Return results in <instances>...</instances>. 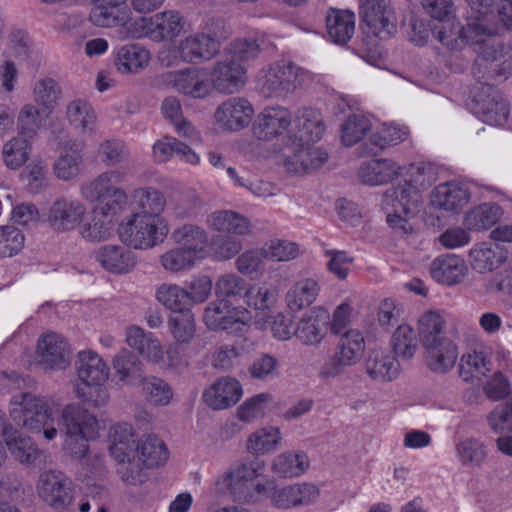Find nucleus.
Listing matches in <instances>:
<instances>
[{
    "mask_svg": "<svg viewBox=\"0 0 512 512\" xmlns=\"http://www.w3.org/2000/svg\"><path fill=\"white\" fill-rule=\"evenodd\" d=\"M125 174L120 170L106 171L81 187V195L96 203L95 211L104 217L121 213L127 204V195L116 187L123 181Z\"/></svg>",
    "mask_w": 512,
    "mask_h": 512,
    "instance_id": "423d86ee",
    "label": "nucleus"
},
{
    "mask_svg": "<svg viewBox=\"0 0 512 512\" xmlns=\"http://www.w3.org/2000/svg\"><path fill=\"white\" fill-rule=\"evenodd\" d=\"M168 227L160 217L133 214L126 223L119 226L121 241L135 249H149L163 242Z\"/></svg>",
    "mask_w": 512,
    "mask_h": 512,
    "instance_id": "0eeeda50",
    "label": "nucleus"
},
{
    "mask_svg": "<svg viewBox=\"0 0 512 512\" xmlns=\"http://www.w3.org/2000/svg\"><path fill=\"white\" fill-rule=\"evenodd\" d=\"M502 215L499 205L484 203L471 209L464 218V225L469 230H486L496 224Z\"/></svg>",
    "mask_w": 512,
    "mask_h": 512,
    "instance_id": "49530a36",
    "label": "nucleus"
},
{
    "mask_svg": "<svg viewBox=\"0 0 512 512\" xmlns=\"http://www.w3.org/2000/svg\"><path fill=\"white\" fill-rule=\"evenodd\" d=\"M326 29L331 41L345 45L355 31V15L348 10L331 8L326 15Z\"/></svg>",
    "mask_w": 512,
    "mask_h": 512,
    "instance_id": "7c9ffc66",
    "label": "nucleus"
},
{
    "mask_svg": "<svg viewBox=\"0 0 512 512\" xmlns=\"http://www.w3.org/2000/svg\"><path fill=\"white\" fill-rule=\"evenodd\" d=\"M371 129L370 120L361 114L350 115L341 126V140L345 146H353Z\"/></svg>",
    "mask_w": 512,
    "mask_h": 512,
    "instance_id": "4d7b16f0",
    "label": "nucleus"
},
{
    "mask_svg": "<svg viewBox=\"0 0 512 512\" xmlns=\"http://www.w3.org/2000/svg\"><path fill=\"white\" fill-rule=\"evenodd\" d=\"M295 125L298 130V138L303 143L320 140L325 132V125L319 111L311 108L298 110Z\"/></svg>",
    "mask_w": 512,
    "mask_h": 512,
    "instance_id": "e433bc0d",
    "label": "nucleus"
},
{
    "mask_svg": "<svg viewBox=\"0 0 512 512\" xmlns=\"http://www.w3.org/2000/svg\"><path fill=\"white\" fill-rule=\"evenodd\" d=\"M150 52L139 44H128L119 48L115 65L121 73H136L148 65Z\"/></svg>",
    "mask_w": 512,
    "mask_h": 512,
    "instance_id": "58836bf2",
    "label": "nucleus"
},
{
    "mask_svg": "<svg viewBox=\"0 0 512 512\" xmlns=\"http://www.w3.org/2000/svg\"><path fill=\"white\" fill-rule=\"evenodd\" d=\"M319 292L318 283L310 278L296 282L286 294V302L290 310L299 311L311 305Z\"/></svg>",
    "mask_w": 512,
    "mask_h": 512,
    "instance_id": "de8ad7c7",
    "label": "nucleus"
},
{
    "mask_svg": "<svg viewBox=\"0 0 512 512\" xmlns=\"http://www.w3.org/2000/svg\"><path fill=\"white\" fill-rule=\"evenodd\" d=\"M425 363L434 373L445 374L450 371L458 358L457 346L450 339H441V341L424 347Z\"/></svg>",
    "mask_w": 512,
    "mask_h": 512,
    "instance_id": "393cba45",
    "label": "nucleus"
},
{
    "mask_svg": "<svg viewBox=\"0 0 512 512\" xmlns=\"http://www.w3.org/2000/svg\"><path fill=\"white\" fill-rule=\"evenodd\" d=\"M445 321L436 312L429 311L418 322V334L423 347L447 339L444 335Z\"/></svg>",
    "mask_w": 512,
    "mask_h": 512,
    "instance_id": "8fccbe9b",
    "label": "nucleus"
},
{
    "mask_svg": "<svg viewBox=\"0 0 512 512\" xmlns=\"http://www.w3.org/2000/svg\"><path fill=\"white\" fill-rule=\"evenodd\" d=\"M86 206L78 199L61 196L48 208L46 221L58 233L73 231L84 220Z\"/></svg>",
    "mask_w": 512,
    "mask_h": 512,
    "instance_id": "f8f14e48",
    "label": "nucleus"
},
{
    "mask_svg": "<svg viewBox=\"0 0 512 512\" xmlns=\"http://www.w3.org/2000/svg\"><path fill=\"white\" fill-rule=\"evenodd\" d=\"M148 403L155 406H166L170 403L173 392L168 383L155 377H144L138 384Z\"/></svg>",
    "mask_w": 512,
    "mask_h": 512,
    "instance_id": "3c124183",
    "label": "nucleus"
},
{
    "mask_svg": "<svg viewBox=\"0 0 512 512\" xmlns=\"http://www.w3.org/2000/svg\"><path fill=\"white\" fill-rule=\"evenodd\" d=\"M80 385L104 384L109 376V368L103 359L90 350L80 351L76 360Z\"/></svg>",
    "mask_w": 512,
    "mask_h": 512,
    "instance_id": "b1692460",
    "label": "nucleus"
},
{
    "mask_svg": "<svg viewBox=\"0 0 512 512\" xmlns=\"http://www.w3.org/2000/svg\"><path fill=\"white\" fill-rule=\"evenodd\" d=\"M507 259V252L495 242L476 244L469 252L471 267L479 272H491Z\"/></svg>",
    "mask_w": 512,
    "mask_h": 512,
    "instance_id": "a878e982",
    "label": "nucleus"
},
{
    "mask_svg": "<svg viewBox=\"0 0 512 512\" xmlns=\"http://www.w3.org/2000/svg\"><path fill=\"white\" fill-rule=\"evenodd\" d=\"M146 34L156 42L171 40L183 29V20L177 11H165L156 14L146 25Z\"/></svg>",
    "mask_w": 512,
    "mask_h": 512,
    "instance_id": "c756f323",
    "label": "nucleus"
},
{
    "mask_svg": "<svg viewBox=\"0 0 512 512\" xmlns=\"http://www.w3.org/2000/svg\"><path fill=\"white\" fill-rule=\"evenodd\" d=\"M476 63L483 65L491 77L512 75V45L501 42L486 44L479 51Z\"/></svg>",
    "mask_w": 512,
    "mask_h": 512,
    "instance_id": "dca6fc26",
    "label": "nucleus"
},
{
    "mask_svg": "<svg viewBox=\"0 0 512 512\" xmlns=\"http://www.w3.org/2000/svg\"><path fill=\"white\" fill-rule=\"evenodd\" d=\"M391 346L398 357L411 359L418 347L415 330L406 324L399 325L392 335Z\"/></svg>",
    "mask_w": 512,
    "mask_h": 512,
    "instance_id": "5fc2aeb1",
    "label": "nucleus"
},
{
    "mask_svg": "<svg viewBox=\"0 0 512 512\" xmlns=\"http://www.w3.org/2000/svg\"><path fill=\"white\" fill-rule=\"evenodd\" d=\"M156 298L165 307L177 314L191 311V302L187 290L176 284H163L156 291Z\"/></svg>",
    "mask_w": 512,
    "mask_h": 512,
    "instance_id": "09e8293b",
    "label": "nucleus"
},
{
    "mask_svg": "<svg viewBox=\"0 0 512 512\" xmlns=\"http://www.w3.org/2000/svg\"><path fill=\"white\" fill-rule=\"evenodd\" d=\"M492 363L482 352L474 351L463 355L459 365V375L464 381L485 376L491 370Z\"/></svg>",
    "mask_w": 512,
    "mask_h": 512,
    "instance_id": "6e6d98bb",
    "label": "nucleus"
},
{
    "mask_svg": "<svg viewBox=\"0 0 512 512\" xmlns=\"http://www.w3.org/2000/svg\"><path fill=\"white\" fill-rule=\"evenodd\" d=\"M260 53V47L256 40L237 39L230 43L226 49V60H236L247 66L250 60L255 59Z\"/></svg>",
    "mask_w": 512,
    "mask_h": 512,
    "instance_id": "0e129e2a",
    "label": "nucleus"
},
{
    "mask_svg": "<svg viewBox=\"0 0 512 512\" xmlns=\"http://www.w3.org/2000/svg\"><path fill=\"white\" fill-rule=\"evenodd\" d=\"M471 109L483 122L504 125L509 116V104L501 93L488 83H476L471 91Z\"/></svg>",
    "mask_w": 512,
    "mask_h": 512,
    "instance_id": "9d476101",
    "label": "nucleus"
},
{
    "mask_svg": "<svg viewBox=\"0 0 512 512\" xmlns=\"http://www.w3.org/2000/svg\"><path fill=\"white\" fill-rule=\"evenodd\" d=\"M31 140L19 135L12 137L2 147V160L5 166L11 170L22 167L31 154Z\"/></svg>",
    "mask_w": 512,
    "mask_h": 512,
    "instance_id": "a18cd8bd",
    "label": "nucleus"
},
{
    "mask_svg": "<svg viewBox=\"0 0 512 512\" xmlns=\"http://www.w3.org/2000/svg\"><path fill=\"white\" fill-rule=\"evenodd\" d=\"M425 171L422 165L412 166V178L409 181L393 186L383 194L381 205L386 213L387 223L404 234L412 231L406 217L416 213L421 203L418 186L430 184L432 180V174L426 175Z\"/></svg>",
    "mask_w": 512,
    "mask_h": 512,
    "instance_id": "f257e3e1",
    "label": "nucleus"
},
{
    "mask_svg": "<svg viewBox=\"0 0 512 512\" xmlns=\"http://www.w3.org/2000/svg\"><path fill=\"white\" fill-rule=\"evenodd\" d=\"M2 436L12 456L21 464H34L40 457L41 452L36 443L15 429L12 424L3 427Z\"/></svg>",
    "mask_w": 512,
    "mask_h": 512,
    "instance_id": "4be33fe9",
    "label": "nucleus"
},
{
    "mask_svg": "<svg viewBox=\"0 0 512 512\" xmlns=\"http://www.w3.org/2000/svg\"><path fill=\"white\" fill-rule=\"evenodd\" d=\"M44 121L45 117L38 107L33 104L24 105L17 116L18 135L32 141L42 128Z\"/></svg>",
    "mask_w": 512,
    "mask_h": 512,
    "instance_id": "864d4df0",
    "label": "nucleus"
},
{
    "mask_svg": "<svg viewBox=\"0 0 512 512\" xmlns=\"http://www.w3.org/2000/svg\"><path fill=\"white\" fill-rule=\"evenodd\" d=\"M113 368L119 380L138 385L143 379L144 364L132 351L122 349L113 359Z\"/></svg>",
    "mask_w": 512,
    "mask_h": 512,
    "instance_id": "4c0bfd02",
    "label": "nucleus"
},
{
    "mask_svg": "<svg viewBox=\"0 0 512 512\" xmlns=\"http://www.w3.org/2000/svg\"><path fill=\"white\" fill-rule=\"evenodd\" d=\"M60 95L61 88L59 84L50 77L38 80L33 87L35 102L49 110L55 107Z\"/></svg>",
    "mask_w": 512,
    "mask_h": 512,
    "instance_id": "bf43d9fd",
    "label": "nucleus"
},
{
    "mask_svg": "<svg viewBox=\"0 0 512 512\" xmlns=\"http://www.w3.org/2000/svg\"><path fill=\"white\" fill-rule=\"evenodd\" d=\"M364 349L363 335L357 330H348L340 337L334 354L322 365L319 376L329 379L345 373L361 359Z\"/></svg>",
    "mask_w": 512,
    "mask_h": 512,
    "instance_id": "9b49d317",
    "label": "nucleus"
},
{
    "mask_svg": "<svg viewBox=\"0 0 512 512\" xmlns=\"http://www.w3.org/2000/svg\"><path fill=\"white\" fill-rule=\"evenodd\" d=\"M464 261L452 254L436 258L430 267L432 277L439 283L446 285L457 284L464 276Z\"/></svg>",
    "mask_w": 512,
    "mask_h": 512,
    "instance_id": "f704fd0d",
    "label": "nucleus"
},
{
    "mask_svg": "<svg viewBox=\"0 0 512 512\" xmlns=\"http://www.w3.org/2000/svg\"><path fill=\"white\" fill-rule=\"evenodd\" d=\"M196 258L180 247L166 251L160 256L162 267L169 272L188 270L195 265Z\"/></svg>",
    "mask_w": 512,
    "mask_h": 512,
    "instance_id": "e2e57ef3",
    "label": "nucleus"
},
{
    "mask_svg": "<svg viewBox=\"0 0 512 512\" xmlns=\"http://www.w3.org/2000/svg\"><path fill=\"white\" fill-rule=\"evenodd\" d=\"M264 468L265 462L259 458H244L231 465L226 473V495L241 503H256L266 497L268 483L253 484Z\"/></svg>",
    "mask_w": 512,
    "mask_h": 512,
    "instance_id": "20e7f679",
    "label": "nucleus"
},
{
    "mask_svg": "<svg viewBox=\"0 0 512 512\" xmlns=\"http://www.w3.org/2000/svg\"><path fill=\"white\" fill-rule=\"evenodd\" d=\"M168 325L173 337L182 343L190 341L195 333V319L191 311L172 316Z\"/></svg>",
    "mask_w": 512,
    "mask_h": 512,
    "instance_id": "338daca9",
    "label": "nucleus"
},
{
    "mask_svg": "<svg viewBox=\"0 0 512 512\" xmlns=\"http://www.w3.org/2000/svg\"><path fill=\"white\" fill-rule=\"evenodd\" d=\"M83 154L81 147L76 143L64 146L53 164L55 176L63 181L77 177L83 167Z\"/></svg>",
    "mask_w": 512,
    "mask_h": 512,
    "instance_id": "473e14b6",
    "label": "nucleus"
},
{
    "mask_svg": "<svg viewBox=\"0 0 512 512\" xmlns=\"http://www.w3.org/2000/svg\"><path fill=\"white\" fill-rule=\"evenodd\" d=\"M360 16L380 38L389 37L397 31V19L389 0H361Z\"/></svg>",
    "mask_w": 512,
    "mask_h": 512,
    "instance_id": "2eb2a0df",
    "label": "nucleus"
},
{
    "mask_svg": "<svg viewBox=\"0 0 512 512\" xmlns=\"http://www.w3.org/2000/svg\"><path fill=\"white\" fill-rule=\"evenodd\" d=\"M139 460L147 468L163 465L168 459L165 443L156 435H146L136 444Z\"/></svg>",
    "mask_w": 512,
    "mask_h": 512,
    "instance_id": "79ce46f5",
    "label": "nucleus"
},
{
    "mask_svg": "<svg viewBox=\"0 0 512 512\" xmlns=\"http://www.w3.org/2000/svg\"><path fill=\"white\" fill-rule=\"evenodd\" d=\"M281 432L275 427H265L251 433L246 441V450L254 458L276 450L281 441Z\"/></svg>",
    "mask_w": 512,
    "mask_h": 512,
    "instance_id": "c03bdc74",
    "label": "nucleus"
},
{
    "mask_svg": "<svg viewBox=\"0 0 512 512\" xmlns=\"http://www.w3.org/2000/svg\"><path fill=\"white\" fill-rule=\"evenodd\" d=\"M328 159V154L321 148L304 143L284 164L288 172L302 174L319 169Z\"/></svg>",
    "mask_w": 512,
    "mask_h": 512,
    "instance_id": "bb28decb",
    "label": "nucleus"
},
{
    "mask_svg": "<svg viewBox=\"0 0 512 512\" xmlns=\"http://www.w3.org/2000/svg\"><path fill=\"white\" fill-rule=\"evenodd\" d=\"M95 259L105 270L111 273H128L136 266L134 254L119 245L99 247L95 252Z\"/></svg>",
    "mask_w": 512,
    "mask_h": 512,
    "instance_id": "5701e85b",
    "label": "nucleus"
},
{
    "mask_svg": "<svg viewBox=\"0 0 512 512\" xmlns=\"http://www.w3.org/2000/svg\"><path fill=\"white\" fill-rule=\"evenodd\" d=\"M10 411L13 422L32 433H43L46 440L55 439L58 430L52 425L51 409L45 398L25 392L13 397Z\"/></svg>",
    "mask_w": 512,
    "mask_h": 512,
    "instance_id": "39448f33",
    "label": "nucleus"
},
{
    "mask_svg": "<svg viewBox=\"0 0 512 512\" xmlns=\"http://www.w3.org/2000/svg\"><path fill=\"white\" fill-rule=\"evenodd\" d=\"M472 14L468 19L466 26L459 24V33L462 39L465 40V46L480 45L482 49L486 44H491L493 41H487V38L496 32L494 26L489 24V18L494 17L495 9L490 8L487 14L481 13L485 11L484 7H471Z\"/></svg>",
    "mask_w": 512,
    "mask_h": 512,
    "instance_id": "a211bd4d",
    "label": "nucleus"
},
{
    "mask_svg": "<svg viewBox=\"0 0 512 512\" xmlns=\"http://www.w3.org/2000/svg\"><path fill=\"white\" fill-rule=\"evenodd\" d=\"M319 497V489L311 483L293 484L274 491L271 501L279 509L309 505Z\"/></svg>",
    "mask_w": 512,
    "mask_h": 512,
    "instance_id": "412c9836",
    "label": "nucleus"
},
{
    "mask_svg": "<svg viewBox=\"0 0 512 512\" xmlns=\"http://www.w3.org/2000/svg\"><path fill=\"white\" fill-rule=\"evenodd\" d=\"M172 239L196 259L209 241L204 229L194 224H184L176 228L172 233Z\"/></svg>",
    "mask_w": 512,
    "mask_h": 512,
    "instance_id": "ea45409f",
    "label": "nucleus"
},
{
    "mask_svg": "<svg viewBox=\"0 0 512 512\" xmlns=\"http://www.w3.org/2000/svg\"><path fill=\"white\" fill-rule=\"evenodd\" d=\"M219 40L206 34L189 36L179 44V56L187 63L197 64L210 60L220 51Z\"/></svg>",
    "mask_w": 512,
    "mask_h": 512,
    "instance_id": "6ab92c4d",
    "label": "nucleus"
},
{
    "mask_svg": "<svg viewBox=\"0 0 512 512\" xmlns=\"http://www.w3.org/2000/svg\"><path fill=\"white\" fill-rule=\"evenodd\" d=\"M365 371L375 381H392L399 373V363L389 352L374 349L365 360Z\"/></svg>",
    "mask_w": 512,
    "mask_h": 512,
    "instance_id": "cd10ccee",
    "label": "nucleus"
},
{
    "mask_svg": "<svg viewBox=\"0 0 512 512\" xmlns=\"http://www.w3.org/2000/svg\"><path fill=\"white\" fill-rule=\"evenodd\" d=\"M24 234L13 225L0 226V257H12L24 246Z\"/></svg>",
    "mask_w": 512,
    "mask_h": 512,
    "instance_id": "052dcab7",
    "label": "nucleus"
},
{
    "mask_svg": "<svg viewBox=\"0 0 512 512\" xmlns=\"http://www.w3.org/2000/svg\"><path fill=\"white\" fill-rule=\"evenodd\" d=\"M36 355L38 364L44 370H63L69 366L72 359L68 341L55 332L46 333L39 338Z\"/></svg>",
    "mask_w": 512,
    "mask_h": 512,
    "instance_id": "ddd939ff",
    "label": "nucleus"
},
{
    "mask_svg": "<svg viewBox=\"0 0 512 512\" xmlns=\"http://www.w3.org/2000/svg\"><path fill=\"white\" fill-rule=\"evenodd\" d=\"M127 344L136 349L139 354L153 362H159L163 356L162 346L150 332H145L138 326H130L126 330Z\"/></svg>",
    "mask_w": 512,
    "mask_h": 512,
    "instance_id": "c9c22d12",
    "label": "nucleus"
},
{
    "mask_svg": "<svg viewBox=\"0 0 512 512\" xmlns=\"http://www.w3.org/2000/svg\"><path fill=\"white\" fill-rule=\"evenodd\" d=\"M329 318V313L325 309L310 310L298 321L294 336L305 345L319 344L326 334Z\"/></svg>",
    "mask_w": 512,
    "mask_h": 512,
    "instance_id": "aec40b11",
    "label": "nucleus"
},
{
    "mask_svg": "<svg viewBox=\"0 0 512 512\" xmlns=\"http://www.w3.org/2000/svg\"><path fill=\"white\" fill-rule=\"evenodd\" d=\"M470 194L464 186L454 182L438 185L432 196V204L443 210L456 211L469 201Z\"/></svg>",
    "mask_w": 512,
    "mask_h": 512,
    "instance_id": "72a5a7b5",
    "label": "nucleus"
},
{
    "mask_svg": "<svg viewBox=\"0 0 512 512\" xmlns=\"http://www.w3.org/2000/svg\"><path fill=\"white\" fill-rule=\"evenodd\" d=\"M245 302L257 310L270 309L277 300V290L273 287L262 285L252 286L245 291Z\"/></svg>",
    "mask_w": 512,
    "mask_h": 512,
    "instance_id": "69168bd1",
    "label": "nucleus"
},
{
    "mask_svg": "<svg viewBox=\"0 0 512 512\" xmlns=\"http://www.w3.org/2000/svg\"><path fill=\"white\" fill-rule=\"evenodd\" d=\"M487 421L496 433L512 432V402L497 405L488 415Z\"/></svg>",
    "mask_w": 512,
    "mask_h": 512,
    "instance_id": "774afa93",
    "label": "nucleus"
},
{
    "mask_svg": "<svg viewBox=\"0 0 512 512\" xmlns=\"http://www.w3.org/2000/svg\"><path fill=\"white\" fill-rule=\"evenodd\" d=\"M63 448L74 458L81 459L88 453V441L98 436L99 422L96 416L77 403L66 405L61 412Z\"/></svg>",
    "mask_w": 512,
    "mask_h": 512,
    "instance_id": "f03ea898",
    "label": "nucleus"
},
{
    "mask_svg": "<svg viewBox=\"0 0 512 512\" xmlns=\"http://www.w3.org/2000/svg\"><path fill=\"white\" fill-rule=\"evenodd\" d=\"M134 198L137 200L141 212L146 216L160 217L165 208V198L163 194L151 187L139 188L134 192Z\"/></svg>",
    "mask_w": 512,
    "mask_h": 512,
    "instance_id": "13d9d810",
    "label": "nucleus"
},
{
    "mask_svg": "<svg viewBox=\"0 0 512 512\" xmlns=\"http://www.w3.org/2000/svg\"><path fill=\"white\" fill-rule=\"evenodd\" d=\"M37 489L40 498L58 511L65 509L73 499L72 482L60 471L50 470L42 473Z\"/></svg>",
    "mask_w": 512,
    "mask_h": 512,
    "instance_id": "4468645a",
    "label": "nucleus"
},
{
    "mask_svg": "<svg viewBox=\"0 0 512 512\" xmlns=\"http://www.w3.org/2000/svg\"><path fill=\"white\" fill-rule=\"evenodd\" d=\"M254 115L252 104L244 97L226 100V130L239 131L248 127Z\"/></svg>",
    "mask_w": 512,
    "mask_h": 512,
    "instance_id": "37998d69",
    "label": "nucleus"
},
{
    "mask_svg": "<svg viewBox=\"0 0 512 512\" xmlns=\"http://www.w3.org/2000/svg\"><path fill=\"white\" fill-rule=\"evenodd\" d=\"M398 169L397 164L390 159H371L361 164L358 177L363 184L376 186L394 179Z\"/></svg>",
    "mask_w": 512,
    "mask_h": 512,
    "instance_id": "2f4dec72",
    "label": "nucleus"
},
{
    "mask_svg": "<svg viewBox=\"0 0 512 512\" xmlns=\"http://www.w3.org/2000/svg\"><path fill=\"white\" fill-rule=\"evenodd\" d=\"M136 441L133 437V429L127 423L118 424L114 427V440L109 447L110 455L119 463L125 464L135 459Z\"/></svg>",
    "mask_w": 512,
    "mask_h": 512,
    "instance_id": "a19ab883",
    "label": "nucleus"
},
{
    "mask_svg": "<svg viewBox=\"0 0 512 512\" xmlns=\"http://www.w3.org/2000/svg\"><path fill=\"white\" fill-rule=\"evenodd\" d=\"M250 220L235 211L226 210V259L237 255L243 248V238L250 235Z\"/></svg>",
    "mask_w": 512,
    "mask_h": 512,
    "instance_id": "c85d7f7f",
    "label": "nucleus"
},
{
    "mask_svg": "<svg viewBox=\"0 0 512 512\" xmlns=\"http://www.w3.org/2000/svg\"><path fill=\"white\" fill-rule=\"evenodd\" d=\"M291 125V114L281 106L264 108L253 124L254 135L260 140H271L281 135Z\"/></svg>",
    "mask_w": 512,
    "mask_h": 512,
    "instance_id": "f3484780",
    "label": "nucleus"
},
{
    "mask_svg": "<svg viewBox=\"0 0 512 512\" xmlns=\"http://www.w3.org/2000/svg\"><path fill=\"white\" fill-rule=\"evenodd\" d=\"M303 73L304 70L292 61L279 60L261 71L259 91L265 98H285L297 89Z\"/></svg>",
    "mask_w": 512,
    "mask_h": 512,
    "instance_id": "1a4fd4ad",
    "label": "nucleus"
},
{
    "mask_svg": "<svg viewBox=\"0 0 512 512\" xmlns=\"http://www.w3.org/2000/svg\"><path fill=\"white\" fill-rule=\"evenodd\" d=\"M308 467L304 453L286 452L278 455L272 464V471L280 477L291 478L301 475Z\"/></svg>",
    "mask_w": 512,
    "mask_h": 512,
    "instance_id": "603ef678",
    "label": "nucleus"
},
{
    "mask_svg": "<svg viewBox=\"0 0 512 512\" xmlns=\"http://www.w3.org/2000/svg\"><path fill=\"white\" fill-rule=\"evenodd\" d=\"M245 291V280L234 274L226 275V298H245ZM250 319L247 309L235 307L230 299H226V358H238L246 354V339L242 336L249 328Z\"/></svg>",
    "mask_w": 512,
    "mask_h": 512,
    "instance_id": "7ed1b4c3",
    "label": "nucleus"
},
{
    "mask_svg": "<svg viewBox=\"0 0 512 512\" xmlns=\"http://www.w3.org/2000/svg\"><path fill=\"white\" fill-rule=\"evenodd\" d=\"M223 69L224 64L217 62L212 73V83L200 79L197 71L191 68L162 73L159 76V81L166 88L174 89L195 99H202L210 95L212 87L222 91Z\"/></svg>",
    "mask_w": 512,
    "mask_h": 512,
    "instance_id": "6e6552de",
    "label": "nucleus"
},
{
    "mask_svg": "<svg viewBox=\"0 0 512 512\" xmlns=\"http://www.w3.org/2000/svg\"><path fill=\"white\" fill-rule=\"evenodd\" d=\"M457 455L463 465L480 466L486 458L485 446L478 440L467 438L456 445Z\"/></svg>",
    "mask_w": 512,
    "mask_h": 512,
    "instance_id": "680f3d73",
    "label": "nucleus"
}]
</instances>
